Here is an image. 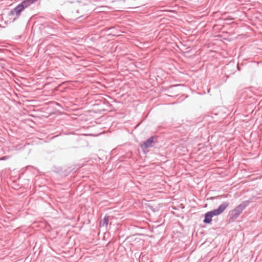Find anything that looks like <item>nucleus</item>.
<instances>
[{"mask_svg":"<svg viewBox=\"0 0 262 262\" xmlns=\"http://www.w3.org/2000/svg\"><path fill=\"white\" fill-rule=\"evenodd\" d=\"M228 206L229 203L225 202L221 204L217 209L206 212L205 214V219L203 222L205 224H210L212 221V217L213 216H217L221 214Z\"/></svg>","mask_w":262,"mask_h":262,"instance_id":"obj_1","label":"nucleus"},{"mask_svg":"<svg viewBox=\"0 0 262 262\" xmlns=\"http://www.w3.org/2000/svg\"><path fill=\"white\" fill-rule=\"evenodd\" d=\"M247 205V204L246 202H242L232 210L230 213V220L233 221L236 219L245 209Z\"/></svg>","mask_w":262,"mask_h":262,"instance_id":"obj_2","label":"nucleus"},{"mask_svg":"<svg viewBox=\"0 0 262 262\" xmlns=\"http://www.w3.org/2000/svg\"><path fill=\"white\" fill-rule=\"evenodd\" d=\"M24 7L20 4L16 6L14 9L11 11V15H15L16 17H18L21 12L24 10Z\"/></svg>","mask_w":262,"mask_h":262,"instance_id":"obj_3","label":"nucleus"},{"mask_svg":"<svg viewBox=\"0 0 262 262\" xmlns=\"http://www.w3.org/2000/svg\"><path fill=\"white\" fill-rule=\"evenodd\" d=\"M154 137H150L149 138L144 141L143 144H141L142 148L147 149L148 148L151 147L154 142Z\"/></svg>","mask_w":262,"mask_h":262,"instance_id":"obj_4","label":"nucleus"},{"mask_svg":"<svg viewBox=\"0 0 262 262\" xmlns=\"http://www.w3.org/2000/svg\"><path fill=\"white\" fill-rule=\"evenodd\" d=\"M38 0H25L22 2L20 4L23 5L24 9L28 7L32 4L35 3Z\"/></svg>","mask_w":262,"mask_h":262,"instance_id":"obj_5","label":"nucleus"},{"mask_svg":"<svg viewBox=\"0 0 262 262\" xmlns=\"http://www.w3.org/2000/svg\"><path fill=\"white\" fill-rule=\"evenodd\" d=\"M108 216H105L102 221H101L100 223V227H104L107 226L108 225Z\"/></svg>","mask_w":262,"mask_h":262,"instance_id":"obj_6","label":"nucleus"},{"mask_svg":"<svg viewBox=\"0 0 262 262\" xmlns=\"http://www.w3.org/2000/svg\"><path fill=\"white\" fill-rule=\"evenodd\" d=\"M65 1L69 2V3H72L73 0H64Z\"/></svg>","mask_w":262,"mask_h":262,"instance_id":"obj_7","label":"nucleus"}]
</instances>
